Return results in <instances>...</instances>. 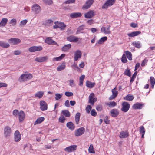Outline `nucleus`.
Here are the masks:
<instances>
[{
	"label": "nucleus",
	"mask_w": 155,
	"mask_h": 155,
	"mask_svg": "<svg viewBox=\"0 0 155 155\" xmlns=\"http://www.w3.org/2000/svg\"><path fill=\"white\" fill-rule=\"evenodd\" d=\"M32 78V75L31 74H22L19 79L20 82H24L28 80H30Z\"/></svg>",
	"instance_id": "1"
},
{
	"label": "nucleus",
	"mask_w": 155,
	"mask_h": 155,
	"mask_svg": "<svg viewBox=\"0 0 155 155\" xmlns=\"http://www.w3.org/2000/svg\"><path fill=\"white\" fill-rule=\"evenodd\" d=\"M11 128L8 126H5L4 129V134L5 137L8 138L10 137L12 133Z\"/></svg>",
	"instance_id": "2"
},
{
	"label": "nucleus",
	"mask_w": 155,
	"mask_h": 155,
	"mask_svg": "<svg viewBox=\"0 0 155 155\" xmlns=\"http://www.w3.org/2000/svg\"><path fill=\"white\" fill-rule=\"evenodd\" d=\"M122 107L121 108L122 111L126 112L128 111L130 107V105L127 102H124L122 104Z\"/></svg>",
	"instance_id": "3"
},
{
	"label": "nucleus",
	"mask_w": 155,
	"mask_h": 155,
	"mask_svg": "<svg viewBox=\"0 0 155 155\" xmlns=\"http://www.w3.org/2000/svg\"><path fill=\"white\" fill-rule=\"evenodd\" d=\"M77 148V146L75 145H73L71 146L67 147L64 149V150L67 152H72L76 150Z\"/></svg>",
	"instance_id": "4"
},
{
	"label": "nucleus",
	"mask_w": 155,
	"mask_h": 155,
	"mask_svg": "<svg viewBox=\"0 0 155 155\" xmlns=\"http://www.w3.org/2000/svg\"><path fill=\"white\" fill-rule=\"evenodd\" d=\"M42 47L40 46H33L29 48V51L31 52H33L36 51H40L42 50Z\"/></svg>",
	"instance_id": "5"
},
{
	"label": "nucleus",
	"mask_w": 155,
	"mask_h": 155,
	"mask_svg": "<svg viewBox=\"0 0 155 155\" xmlns=\"http://www.w3.org/2000/svg\"><path fill=\"white\" fill-rule=\"evenodd\" d=\"M21 134L18 130L16 131L14 133V140L15 141L18 142L21 139Z\"/></svg>",
	"instance_id": "6"
},
{
	"label": "nucleus",
	"mask_w": 155,
	"mask_h": 155,
	"mask_svg": "<svg viewBox=\"0 0 155 155\" xmlns=\"http://www.w3.org/2000/svg\"><path fill=\"white\" fill-rule=\"evenodd\" d=\"M32 10L36 14L39 13L41 11L40 7L37 4H35L32 7Z\"/></svg>",
	"instance_id": "7"
},
{
	"label": "nucleus",
	"mask_w": 155,
	"mask_h": 155,
	"mask_svg": "<svg viewBox=\"0 0 155 155\" xmlns=\"http://www.w3.org/2000/svg\"><path fill=\"white\" fill-rule=\"evenodd\" d=\"M115 0H107L105 3L102 6V8H105L112 5L115 3Z\"/></svg>",
	"instance_id": "8"
},
{
	"label": "nucleus",
	"mask_w": 155,
	"mask_h": 155,
	"mask_svg": "<svg viewBox=\"0 0 155 155\" xmlns=\"http://www.w3.org/2000/svg\"><path fill=\"white\" fill-rule=\"evenodd\" d=\"M8 41L13 45H17L21 42V40L18 38H12L8 40Z\"/></svg>",
	"instance_id": "9"
},
{
	"label": "nucleus",
	"mask_w": 155,
	"mask_h": 155,
	"mask_svg": "<svg viewBox=\"0 0 155 155\" xmlns=\"http://www.w3.org/2000/svg\"><path fill=\"white\" fill-rule=\"evenodd\" d=\"M85 131V129L83 127H81L75 131V135L79 136L82 135Z\"/></svg>",
	"instance_id": "10"
},
{
	"label": "nucleus",
	"mask_w": 155,
	"mask_h": 155,
	"mask_svg": "<svg viewBox=\"0 0 155 155\" xmlns=\"http://www.w3.org/2000/svg\"><path fill=\"white\" fill-rule=\"evenodd\" d=\"M82 56L81 51L79 50L76 51L74 53V60L75 61H77Z\"/></svg>",
	"instance_id": "11"
},
{
	"label": "nucleus",
	"mask_w": 155,
	"mask_h": 155,
	"mask_svg": "<svg viewBox=\"0 0 155 155\" xmlns=\"http://www.w3.org/2000/svg\"><path fill=\"white\" fill-rule=\"evenodd\" d=\"M94 94L93 93L91 94L89 96V102L92 105H93L97 100V98L94 97Z\"/></svg>",
	"instance_id": "12"
},
{
	"label": "nucleus",
	"mask_w": 155,
	"mask_h": 155,
	"mask_svg": "<svg viewBox=\"0 0 155 155\" xmlns=\"http://www.w3.org/2000/svg\"><path fill=\"white\" fill-rule=\"evenodd\" d=\"M143 104L141 103L137 102L133 104L132 106V108L134 109H140L144 106Z\"/></svg>",
	"instance_id": "13"
},
{
	"label": "nucleus",
	"mask_w": 155,
	"mask_h": 155,
	"mask_svg": "<svg viewBox=\"0 0 155 155\" xmlns=\"http://www.w3.org/2000/svg\"><path fill=\"white\" fill-rule=\"evenodd\" d=\"M112 95L109 97V100H112L115 98L118 95V91L117 90V88L116 87H115L112 90Z\"/></svg>",
	"instance_id": "14"
},
{
	"label": "nucleus",
	"mask_w": 155,
	"mask_h": 155,
	"mask_svg": "<svg viewBox=\"0 0 155 155\" xmlns=\"http://www.w3.org/2000/svg\"><path fill=\"white\" fill-rule=\"evenodd\" d=\"M40 109L42 111H45L47 109V104L44 101H41L40 102Z\"/></svg>",
	"instance_id": "15"
},
{
	"label": "nucleus",
	"mask_w": 155,
	"mask_h": 155,
	"mask_svg": "<svg viewBox=\"0 0 155 155\" xmlns=\"http://www.w3.org/2000/svg\"><path fill=\"white\" fill-rule=\"evenodd\" d=\"M45 42L49 45H58L57 43L53 40L51 37L46 38L45 40Z\"/></svg>",
	"instance_id": "16"
},
{
	"label": "nucleus",
	"mask_w": 155,
	"mask_h": 155,
	"mask_svg": "<svg viewBox=\"0 0 155 155\" xmlns=\"http://www.w3.org/2000/svg\"><path fill=\"white\" fill-rule=\"evenodd\" d=\"M67 40L70 42H77L79 40V38L76 36H70L67 38Z\"/></svg>",
	"instance_id": "17"
},
{
	"label": "nucleus",
	"mask_w": 155,
	"mask_h": 155,
	"mask_svg": "<svg viewBox=\"0 0 155 155\" xmlns=\"http://www.w3.org/2000/svg\"><path fill=\"white\" fill-rule=\"evenodd\" d=\"M94 2L93 0H88L83 6L82 8L87 9L89 8Z\"/></svg>",
	"instance_id": "18"
},
{
	"label": "nucleus",
	"mask_w": 155,
	"mask_h": 155,
	"mask_svg": "<svg viewBox=\"0 0 155 155\" xmlns=\"http://www.w3.org/2000/svg\"><path fill=\"white\" fill-rule=\"evenodd\" d=\"M19 120L20 122L23 121L25 117V113L23 111H20L18 114Z\"/></svg>",
	"instance_id": "19"
},
{
	"label": "nucleus",
	"mask_w": 155,
	"mask_h": 155,
	"mask_svg": "<svg viewBox=\"0 0 155 155\" xmlns=\"http://www.w3.org/2000/svg\"><path fill=\"white\" fill-rule=\"evenodd\" d=\"M129 136V133L127 130L121 131L119 135L120 138H124L127 137Z\"/></svg>",
	"instance_id": "20"
},
{
	"label": "nucleus",
	"mask_w": 155,
	"mask_h": 155,
	"mask_svg": "<svg viewBox=\"0 0 155 155\" xmlns=\"http://www.w3.org/2000/svg\"><path fill=\"white\" fill-rule=\"evenodd\" d=\"M48 59V57L47 56H45L43 57H39L36 58L35 60L38 62H42L45 61Z\"/></svg>",
	"instance_id": "21"
},
{
	"label": "nucleus",
	"mask_w": 155,
	"mask_h": 155,
	"mask_svg": "<svg viewBox=\"0 0 155 155\" xmlns=\"http://www.w3.org/2000/svg\"><path fill=\"white\" fill-rule=\"evenodd\" d=\"M54 24H58V28L62 31L64 30L66 27V25L63 22H59L58 21H56L54 22Z\"/></svg>",
	"instance_id": "22"
},
{
	"label": "nucleus",
	"mask_w": 155,
	"mask_h": 155,
	"mask_svg": "<svg viewBox=\"0 0 155 155\" xmlns=\"http://www.w3.org/2000/svg\"><path fill=\"white\" fill-rule=\"evenodd\" d=\"M110 26H109L107 28L104 27H102L101 28V32H103L105 34H109L111 33V31H110Z\"/></svg>",
	"instance_id": "23"
},
{
	"label": "nucleus",
	"mask_w": 155,
	"mask_h": 155,
	"mask_svg": "<svg viewBox=\"0 0 155 155\" xmlns=\"http://www.w3.org/2000/svg\"><path fill=\"white\" fill-rule=\"evenodd\" d=\"M94 15V12L92 10L84 14V17L86 18H91Z\"/></svg>",
	"instance_id": "24"
},
{
	"label": "nucleus",
	"mask_w": 155,
	"mask_h": 155,
	"mask_svg": "<svg viewBox=\"0 0 155 155\" xmlns=\"http://www.w3.org/2000/svg\"><path fill=\"white\" fill-rule=\"evenodd\" d=\"M70 17L72 18H74L79 17H81L82 16V14L81 13L78 12H73L70 14Z\"/></svg>",
	"instance_id": "25"
},
{
	"label": "nucleus",
	"mask_w": 155,
	"mask_h": 155,
	"mask_svg": "<svg viewBox=\"0 0 155 155\" xmlns=\"http://www.w3.org/2000/svg\"><path fill=\"white\" fill-rule=\"evenodd\" d=\"M71 47V44H68L64 45L61 48V50L63 52H68Z\"/></svg>",
	"instance_id": "26"
},
{
	"label": "nucleus",
	"mask_w": 155,
	"mask_h": 155,
	"mask_svg": "<svg viewBox=\"0 0 155 155\" xmlns=\"http://www.w3.org/2000/svg\"><path fill=\"white\" fill-rule=\"evenodd\" d=\"M141 33V32L140 31H135L128 33L127 35L129 37H132L137 36Z\"/></svg>",
	"instance_id": "27"
},
{
	"label": "nucleus",
	"mask_w": 155,
	"mask_h": 155,
	"mask_svg": "<svg viewBox=\"0 0 155 155\" xmlns=\"http://www.w3.org/2000/svg\"><path fill=\"white\" fill-rule=\"evenodd\" d=\"M67 127L71 130H74L75 128L74 125L71 122H69L66 124Z\"/></svg>",
	"instance_id": "28"
},
{
	"label": "nucleus",
	"mask_w": 155,
	"mask_h": 155,
	"mask_svg": "<svg viewBox=\"0 0 155 155\" xmlns=\"http://www.w3.org/2000/svg\"><path fill=\"white\" fill-rule=\"evenodd\" d=\"M8 19L7 18H3L0 22V27H4L7 24Z\"/></svg>",
	"instance_id": "29"
},
{
	"label": "nucleus",
	"mask_w": 155,
	"mask_h": 155,
	"mask_svg": "<svg viewBox=\"0 0 155 155\" xmlns=\"http://www.w3.org/2000/svg\"><path fill=\"white\" fill-rule=\"evenodd\" d=\"M112 117H115L117 116L119 114V112L117 109H113L110 112Z\"/></svg>",
	"instance_id": "30"
},
{
	"label": "nucleus",
	"mask_w": 155,
	"mask_h": 155,
	"mask_svg": "<svg viewBox=\"0 0 155 155\" xmlns=\"http://www.w3.org/2000/svg\"><path fill=\"white\" fill-rule=\"evenodd\" d=\"M107 37L105 36L101 38L95 44L96 45H97L98 44H103L107 39Z\"/></svg>",
	"instance_id": "31"
},
{
	"label": "nucleus",
	"mask_w": 155,
	"mask_h": 155,
	"mask_svg": "<svg viewBox=\"0 0 155 155\" xmlns=\"http://www.w3.org/2000/svg\"><path fill=\"white\" fill-rule=\"evenodd\" d=\"M95 84L94 82H91L89 81H87L86 82V86L89 88H92L94 87Z\"/></svg>",
	"instance_id": "32"
},
{
	"label": "nucleus",
	"mask_w": 155,
	"mask_h": 155,
	"mask_svg": "<svg viewBox=\"0 0 155 155\" xmlns=\"http://www.w3.org/2000/svg\"><path fill=\"white\" fill-rule=\"evenodd\" d=\"M10 46L9 44L5 42L0 41V46L4 48H7L9 47Z\"/></svg>",
	"instance_id": "33"
},
{
	"label": "nucleus",
	"mask_w": 155,
	"mask_h": 155,
	"mask_svg": "<svg viewBox=\"0 0 155 155\" xmlns=\"http://www.w3.org/2000/svg\"><path fill=\"white\" fill-rule=\"evenodd\" d=\"M44 94V93L43 91H39L36 93L35 94V96L36 97H38L39 99L41 98Z\"/></svg>",
	"instance_id": "34"
},
{
	"label": "nucleus",
	"mask_w": 155,
	"mask_h": 155,
	"mask_svg": "<svg viewBox=\"0 0 155 155\" xmlns=\"http://www.w3.org/2000/svg\"><path fill=\"white\" fill-rule=\"evenodd\" d=\"M45 118L43 117H41L37 119L36 121L34 123V125L39 124L44 120Z\"/></svg>",
	"instance_id": "35"
},
{
	"label": "nucleus",
	"mask_w": 155,
	"mask_h": 155,
	"mask_svg": "<svg viewBox=\"0 0 155 155\" xmlns=\"http://www.w3.org/2000/svg\"><path fill=\"white\" fill-rule=\"evenodd\" d=\"M61 113L65 116L67 117H69L70 116V113L67 110H63Z\"/></svg>",
	"instance_id": "36"
},
{
	"label": "nucleus",
	"mask_w": 155,
	"mask_h": 155,
	"mask_svg": "<svg viewBox=\"0 0 155 155\" xmlns=\"http://www.w3.org/2000/svg\"><path fill=\"white\" fill-rule=\"evenodd\" d=\"M134 98V97L133 96L128 94L124 97V99L126 100L132 101L133 100Z\"/></svg>",
	"instance_id": "37"
},
{
	"label": "nucleus",
	"mask_w": 155,
	"mask_h": 155,
	"mask_svg": "<svg viewBox=\"0 0 155 155\" xmlns=\"http://www.w3.org/2000/svg\"><path fill=\"white\" fill-rule=\"evenodd\" d=\"M81 114L80 113H77L75 115V122L77 124L79 123V122L80 120Z\"/></svg>",
	"instance_id": "38"
},
{
	"label": "nucleus",
	"mask_w": 155,
	"mask_h": 155,
	"mask_svg": "<svg viewBox=\"0 0 155 155\" xmlns=\"http://www.w3.org/2000/svg\"><path fill=\"white\" fill-rule=\"evenodd\" d=\"M65 56V54H62L61 55L58 57H55L53 58V61H58L61 60Z\"/></svg>",
	"instance_id": "39"
},
{
	"label": "nucleus",
	"mask_w": 155,
	"mask_h": 155,
	"mask_svg": "<svg viewBox=\"0 0 155 155\" xmlns=\"http://www.w3.org/2000/svg\"><path fill=\"white\" fill-rule=\"evenodd\" d=\"M125 53L128 59L129 60H132V55L131 53L128 51H126Z\"/></svg>",
	"instance_id": "40"
},
{
	"label": "nucleus",
	"mask_w": 155,
	"mask_h": 155,
	"mask_svg": "<svg viewBox=\"0 0 155 155\" xmlns=\"http://www.w3.org/2000/svg\"><path fill=\"white\" fill-rule=\"evenodd\" d=\"M150 81L151 84V87L152 88H153L154 85L155 84V80L154 78L153 77H151L150 78Z\"/></svg>",
	"instance_id": "41"
},
{
	"label": "nucleus",
	"mask_w": 155,
	"mask_h": 155,
	"mask_svg": "<svg viewBox=\"0 0 155 155\" xmlns=\"http://www.w3.org/2000/svg\"><path fill=\"white\" fill-rule=\"evenodd\" d=\"M106 104L110 107L112 108L116 106L117 103L114 101H111L107 103Z\"/></svg>",
	"instance_id": "42"
},
{
	"label": "nucleus",
	"mask_w": 155,
	"mask_h": 155,
	"mask_svg": "<svg viewBox=\"0 0 155 155\" xmlns=\"http://www.w3.org/2000/svg\"><path fill=\"white\" fill-rule=\"evenodd\" d=\"M88 151L90 153H95L93 146L92 144H91L89 147L88 148Z\"/></svg>",
	"instance_id": "43"
},
{
	"label": "nucleus",
	"mask_w": 155,
	"mask_h": 155,
	"mask_svg": "<svg viewBox=\"0 0 155 155\" xmlns=\"http://www.w3.org/2000/svg\"><path fill=\"white\" fill-rule=\"evenodd\" d=\"M132 45L135 46V47L137 48H140L141 47L140 43L139 41H138L137 42H133V43H132Z\"/></svg>",
	"instance_id": "44"
},
{
	"label": "nucleus",
	"mask_w": 155,
	"mask_h": 155,
	"mask_svg": "<svg viewBox=\"0 0 155 155\" xmlns=\"http://www.w3.org/2000/svg\"><path fill=\"white\" fill-rule=\"evenodd\" d=\"M65 68V65L64 64L58 66L57 68V70L58 71H60L64 69Z\"/></svg>",
	"instance_id": "45"
},
{
	"label": "nucleus",
	"mask_w": 155,
	"mask_h": 155,
	"mask_svg": "<svg viewBox=\"0 0 155 155\" xmlns=\"http://www.w3.org/2000/svg\"><path fill=\"white\" fill-rule=\"evenodd\" d=\"M84 29V27L83 26H79L78 28V30L76 32V34L77 35L80 33H82L81 31Z\"/></svg>",
	"instance_id": "46"
},
{
	"label": "nucleus",
	"mask_w": 155,
	"mask_h": 155,
	"mask_svg": "<svg viewBox=\"0 0 155 155\" xmlns=\"http://www.w3.org/2000/svg\"><path fill=\"white\" fill-rule=\"evenodd\" d=\"M45 24L48 26H51L53 24V21L51 19L45 21Z\"/></svg>",
	"instance_id": "47"
},
{
	"label": "nucleus",
	"mask_w": 155,
	"mask_h": 155,
	"mask_svg": "<svg viewBox=\"0 0 155 155\" xmlns=\"http://www.w3.org/2000/svg\"><path fill=\"white\" fill-rule=\"evenodd\" d=\"M139 131L140 134H145V130L144 127L143 126H141L140 127Z\"/></svg>",
	"instance_id": "48"
},
{
	"label": "nucleus",
	"mask_w": 155,
	"mask_h": 155,
	"mask_svg": "<svg viewBox=\"0 0 155 155\" xmlns=\"http://www.w3.org/2000/svg\"><path fill=\"white\" fill-rule=\"evenodd\" d=\"M122 62L124 63H126L127 62V60L126 58V54H124L122 58Z\"/></svg>",
	"instance_id": "49"
},
{
	"label": "nucleus",
	"mask_w": 155,
	"mask_h": 155,
	"mask_svg": "<svg viewBox=\"0 0 155 155\" xmlns=\"http://www.w3.org/2000/svg\"><path fill=\"white\" fill-rule=\"evenodd\" d=\"M75 0H67L65 1L64 3L65 4H70L75 3Z\"/></svg>",
	"instance_id": "50"
},
{
	"label": "nucleus",
	"mask_w": 155,
	"mask_h": 155,
	"mask_svg": "<svg viewBox=\"0 0 155 155\" xmlns=\"http://www.w3.org/2000/svg\"><path fill=\"white\" fill-rule=\"evenodd\" d=\"M69 85L71 87H73L75 85V84L74 83V80L71 79L69 81Z\"/></svg>",
	"instance_id": "51"
},
{
	"label": "nucleus",
	"mask_w": 155,
	"mask_h": 155,
	"mask_svg": "<svg viewBox=\"0 0 155 155\" xmlns=\"http://www.w3.org/2000/svg\"><path fill=\"white\" fill-rule=\"evenodd\" d=\"M91 115L94 117H95L97 115V113L94 109H92L91 112Z\"/></svg>",
	"instance_id": "52"
},
{
	"label": "nucleus",
	"mask_w": 155,
	"mask_h": 155,
	"mask_svg": "<svg viewBox=\"0 0 155 155\" xmlns=\"http://www.w3.org/2000/svg\"><path fill=\"white\" fill-rule=\"evenodd\" d=\"M124 74L127 76H130L131 75V73L130 70H126L124 72Z\"/></svg>",
	"instance_id": "53"
},
{
	"label": "nucleus",
	"mask_w": 155,
	"mask_h": 155,
	"mask_svg": "<svg viewBox=\"0 0 155 155\" xmlns=\"http://www.w3.org/2000/svg\"><path fill=\"white\" fill-rule=\"evenodd\" d=\"M137 74V73L136 72H135L134 74L132 75V77L130 80V83H132L134 81V78H136Z\"/></svg>",
	"instance_id": "54"
},
{
	"label": "nucleus",
	"mask_w": 155,
	"mask_h": 155,
	"mask_svg": "<svg viewBox=\"0 0 155 155\" xmlns=\"http://www.w3.org/2000/svg\"><path fill=\"white\" fill-rule=\"evenodd\" d=\"M92 108L91 106L90 105L87 106L86 108V110L87 113H89Z\"/></svg>",
	"instance_id": "55"
},
{
	"label": "nucleus",
	"mask_w": 155,
	"mask_h": 155,
	"mask_svg": "<svg viewBox=\"0 0 155 155\" xmlns=\"http://www.w3.org/2000/svg\"><path fill=\"white\" fill-rule=\"evenodd\" d=\"M65 120V118L63 116L60 117L59 119V121L61 123H64Z\"/></svg>",
	"instance_id": "56"
},
{
	"label": "nucleus",
	"mask_w": 155,
	"mask_h": 155,
	"mask_svg": "<svg viewBox=\"0 0 155 155\" xmlns=\"http://www.w3.org/2000/svg\"><path fill=\"white\" fill-rule=\"evenodd\" d=\"M16 20L15 18H13L11 20L10 23L12 24L13 25H14L16 24Z\"/></svg>",
	"instance_id": "57"
},
{
	"label": "nucleus",
	"mask_w": 155,
	"mask_h": 155,
	"mask_svg": "<svg viewBox=\"0 0 155 155\" xmlns=\"http://www.w3.org/2000/svg\"><path fill=\"white\" fill-rule=\"evenodd\" d=\"M62 97V95L60 94L57 93L55 94V99L56 100L59 99Z\"/></svg>",
	"instance_id": "58"
},
{
	"label": "nucleus",
	"mask_w": 155,
	"mask_h": 155,
	"mask_svg": "<svg viewBox=\"0 0 155 155\" xmlns=\"http://www.w3.org/2000/svg\"><path fill=\"white\" fill-rule=\"evenodd\" d=\"M18 110L17 109H15L13 111L12 114L14 116L17 117V115H18Z\"/></svg>",
	"instance_id": "59"
},
{
	"label": "nucleus",
	"mask_w": 155,
	"mask_h": 155,
	"mask_svg": "<svg viewBox=\"0 0 155 155\" xmlns=\"http://www.w3.org/2000/svg\"><path fill=\"white\" fill-rule=\"evenodd\" d=\"M65 95L67 97H70L73 95V93L72 92H66L65 93Z\"/></svg>",
	"instance_id": "60"
},
{
	"label": "nucleus",
	"mask_w": 155,
	"mask_h": 155,
	"mask_svg": "<svg viewBox=\"0 0 155 155\" xmlns=\"http://www.w3.org/2000/svg\"><path fill=\"white\" fill-rule=\"evenodd\" d=\"M27 21H28L26 19L23 20L21 21L20 25H24L27 22Z\"/></svg>",
	"instance_id": "61"
},
{
	"label": "nucleus",
	"mask_w": 155,
	"mask_h": 155,
	"mask_svg": "<svg viewBox=\"0 0 155 155\" xmlns=\"http://www.w3.org/2000/svg\"><path fill=\"white\" fill-rule=\"evenodd\" d=\"M7 86V84L5 83L0 82V88L2 87H6Z\"/></svg>",
	"instance_id": "62"
},
{
	"label": "nucleus",
	"mask_w": 155,
	"mask_h": 155,
	"mask_svg": "<svg viewBox=\"0 0 155 155\" xmlns=\"http://www.w3.org/2000/svg\"><path fill=\"white\" fill-rule=\"evenodd\" d=\"M96 109L98 111H101L102 110V107L101 105H98L96 107Z\"/></svg>",
	"instance_id": "63"
},
{
	"label": "nucleus",
	"mask_w": 155,
	"mask_h": 155,
	"mask_svg": "<svg viewBox=\"0 0 155 155\" xmlns=\"http://www.w3.org/2000/svg\"><path fill=\"white\" fill-rule=\"evenodd\" d=\"M130 26L132 27V28H137L138 27V25L137 24L134 23H131L130 24Z\"/></svg>",
	"instance_id": "64"
}]
</instances>
